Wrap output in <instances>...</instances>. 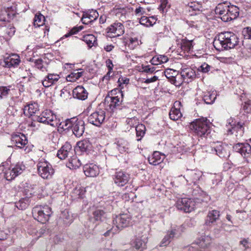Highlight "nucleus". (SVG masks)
I'll return each mask as SVG.
<instances>
[{"label":"nucleus","mask_w":251,"mask_h":251,"mask_svg":"<svg viewBox=\"0 0 251 251\" xmlns=\"http://www.w3.org/2000/svg\"><path fill=\"white\" fill-rule=\"evenodd\" d=\"M127 125H129L131 127L134 126V125L136 124V119L135 118L127 119L126 120Z\"/></svg>","instance_id":"60"},{"label":"nucleus","mask_w":251,"mask_h":251,"mask_svg":"<svg viewBox=\"0 0 251 251\" xmlns=\"http://www.w3.org/2000/svg\"><path fill=\"white\" fill-rule=\"evenodd\" d=\"M72 130L73 134L77 137H81L84 132L85 123L82 120L73 118Z\"/></svg>","instance_id":"13"},{"label":"nucleus","mask_w":251,"mask_h":251,"mask_svg":"<svg viewBox=\"0 0 251 251\" xmlns=\"http://www.w3.org/2000/svg\"><path fill=\"white\" fill-rule=\"evenodd\" d=\"M129 178V175L122 171H117L113 177L114 183L120 187L124 186L127 184Z\"/></svg>","instance_id":"14"},{"label":"nucleus","mask_w":251,"mask_h":251,"mask_svg":"<svg viewBox=\"0 0 251 251\" xmlns=\"http://www.w3.org/2000/svg\"><path fill=\"white\" fill-rule=\"evenodd\" d=\"M108 33H113L115 36H119L125 32V28L121 23L116 22L110 25L108 28Z\"/></svg>","instance_id":"23"},{"label":"nucleus","mask_w":251,"mask_h":251,"mask_svg":"<svg viewBox=\"0 0 251 251\" xmlns=\"http://www.w3.org/2000/svg\"><path fill=\"white\" fill-rule=\"evenodd\" d=\"M113 223L118 230H122L131 224V217L127 213L121 214L116 216Z\"/></svg>","instance_id":"8"},{"label":"nucleus","mask_w":251,"mask_h":251,"mask_svg":"<svg viewBox=\"0 0 251 251\" xmlns=\"http://www.w3.org/2000/svg\"><path fill=\"white\" fill-rule=\"evenodd\" d=\"M170 82L175 85H179L181 83H182V81H177L176 80V76H174L173 77L168 78Z\"/></svg>","instance_id":"61"},{"label":"nucleus","mask_w":251,"mask_h":251,"mask_svg":"<svg viewBox=\"0 0 251 251\" xmlns=\"http://www.w3.org/2000/svg\"><path fill=\"white\" fill-rule=\"evenodd\" d=\"M249 143H237L234 145L233 148L235 151L240 153L244 157H249L251 155V139Z\"/></svg>","instance_id":"12"},{"label":"nucleus","mask_w":251,"mask_h":251,"mask_svg":"<svg viewBox=\"0 0 251 251\" xmlns=\"http://www.w3.org/2000/svg\"><path fill=\"white\" fill-rule=\"evenodd\" d=\"M176 207L178 209L182 210L185 212H190L195 208V202L191 199L183 198L179 199L176 202Z\"/></svg>","instance_id":"10"},{"label":"nucleus","mask_w":251,"mask_h":251,"mask_svg":"<svg viewBox=\"0 0 251 251\" xmlns=\"http://www.w3.org/2000/svg\"><path fill=\"white\" fill-rule=\"evenodd\" d=\"M83 41L91 48L95 45L97 39L94 35L88 34L83 36Z\"/></svg>","instance_id":"43"},{"label":"nucleus","mask_w":251,"mask_h":251,"mask_svg":"<svg viewBox=\"0 0 251 251\" xmlns=\"http://www.w3.org/2000/svg\"><path fill=\"white\" fill-rule=\"evenodd\" d=\"M73 154L72 145L68 142L65 144L58 151L57 156L60 159H65Z\"/></svg>","instance_id":"20"},{"label":"nucleus","mask_w":251,"mask_h":251,"mask_svg":"<svg viewBox=\"0 0 251 251\" xmlns=\"http://www.w3.org/2000/svg\"><path fill=\"white\" fill-rule=\"evenodd\" d=\"M81 165V163L76 156L71 157L67 163V167L70 169L74 170L78 168Z\"/></svg>","instance_id":"33"},{"label":"nucleus","mask_w":251,"mask_h":251,"mask_svg":"<svg viewBox=\"0 0 251 251\" xmlns=\"http://www.w3.org/2000/svg\"><path fill=\"white\" fill-rule=\"evenodd\" d=\"M181 79L185 82L191 81L196 77L195 71L190 67H182L180 70Z\"/></svg>","instance_id":"16"},{"label":"nucleus","mask_w":251,"mask_h":251,"mask_svg":"<svg viewBox=\"0 0 251 251\" xmlns=\"http://www.w3.org/2000/svg\"><path fill=\"white\" fill-rule=\"evenodd\" d=\"M61 217L67 224L71 223L73 221L72 215L67 210H65L62 213Z\"/></svg>","instance_id":"49"},{"label":"nucleus","mask_w":251,"mask_h":251,"mask_svg":"<svg viewBox=\"0 0 251 251\" xmlns=\"http://www.w3.org/2000/svg\"><path fill=\"white\" fill-rule=\"evenodd\" d=\"M211 68V67L210 65L204 63L200 67L198 70L205 73L208 72L210 70Z\"/></svg>","instance_id":"54"},{"label":"nucleus","mask_w":251,"mask_h":251,"mask_svg":"<svg viewBox=\"0 0 251 251\" xmlns=\"http://www.w3.org/2000/svg\"><path fill=\"white\" fill-rule=\"evenodd\" d=\"M188 6L189 8V10L193 11H200L202 8V6L201 3L197 1H192L189 2Z\"/></svg>","instance_id":"48"},{"label":"nucleus","mask_w":251,"mask_h":251,"mask_svg":"<svg viewBox=\"0 0 251 251\" xmlns=\"http://www.w3.org/2000/svg\"><path fill=\"white\" fill-rule=\"evenodd\" d=\"M35 67L42 72L48 71V64L46 61L42 59L33 60Z\"/></svg>","instance_id":"35"},{"label":"nucleus","mask_w":251,"mask_h":251,"mask_svg":"<svg viewBox=\"0 0 251 251\" xmlns=\"http://www.w3.org/2000/svg\"><path fill=\"white\" fill-rule=\"evenodd\" d=\"M34 120L38 122L50 125L52 126H57L58 130L62 129L63 131L72 128L73 118L67 119L65 121L60 122L56 116L50 110H46L42 112L39 116L34 117Z\"/></svg>","instance_id":"1"},{"label":"nucleus","mask_w":251,"mask_h":251,"mask_svg":"<svg viewBox=\"0 0 251 251\" xmlns=\"http://www.w3.org/2000/svg\"><path fill=\"white\" fill-rule=\"evenodd\" d=\"M105 112L103 110L99 109L92 113L88 118V122L97 126H100L104 121Z\"/></svg>","instance_id":"11"},{"label":"nucleus","mask_w":251,"mask_h":251,"mask_svg":"<svg viewBox=\"0 0 251 251\" xmlns=\"http://www.w3.org/2000/svg\"><path fill=\"white\" fill-rule=\"evenodd\" d=\"M184 227L182 225L181 226H176L174 227H172L170 231H168V232L170 234L171 237L173 238L174 237H179L181 233L184 231Z\"/></svg>","instance_id":"37"},{"label":"nucleus","mask_w":251,"mask_h":251,"mask_svg":"<svg viewBox=\"0 0 251 251\" xmlns=\"http://www.w3.org/2000/svg\"><path fill=\"white\" fill-rule=\"evenodd\" d=\"M82 71L79 72V70L75 71L67 76V80L68 81L74 82L82 75Z\"/></svg>","instance_id":"42"},{"label":"nucleus","mask_w":251,"mask_h":251,"mask_svg":"<svg viewBox=\"0 0 251 251\" xmlns=\"http://www.w3.org/2000/svg\"><path fill=\"white\" fill-rule=\"evenodd\" d=\"M20 62V56L17 54H12L4 58V66L8 68L17 67Z\"/></svg>","instance_id":"22"},{"label":"nucleus","mask_w":251,"mask_h":251,"mask_svg":"<svg viewBox=\"0 0 251 251\" xmlns=\"http://www.w3.org/2000/svg\"><path fill=\"white\" fill-rule=\"evenodd\" d=\"M244 32L245 33V36H246L248 39H251V27H246Z\"/></svg>","instance_id":"63"},{"label":"nucleus","mask_w":251,"mask_h":251,"mask_svg":"<svg viewBox=\"0 0 251 251\" xmlns=\"http://www.w3.org/2000/svg\"><path fill=\"white\" fill-rule=\"evenodd\" d=\"M59 78V75L57 74H50L42 81V84L44 87H49L57 82Z\"/></svg>","instance_id":"28"},{"label":"nucleus","mask_w":251,"mask_h":251,"mask_svg":"<svg viewBox=\"0 0 251 251\" xmlns=\"http://www.w3.org/2000/svg\"><path fill=\"white\" fill-rule=\"evenodd\" d=\"M161 4L159 6V9L163 12L164 9L166 8L168 3V0H160Z\"/></svg>","instance_id":"62"},{"label":"nucleus","mask_w":251,"mask_h":251,"mask_svg":"<svg viewBox=\"0 0 251 251\" xmlns=\"http://www.w3.org/2000/svg\"><path fill=\"white\" fill-rule=\"evenodd\" d=\"M239 38L234 33L223 32L215 37L213 44L217 50H223L234 48L238 45Z\"/></svg>","instance_id":"2"},{"label":"nucleus","mask_w":251,"mask_h":251,"mask_svg":"<svg viewBox=\"0 0 251 251\" xmlns=\"http://www.w3.org/2000/svg\"><path fill=\"white\" fill-rule=\"evenodd\" d=\"M243 108L244 110H246L248 113L251 112V100H248L245 101Z\"/></svg>","instance_id":"55"},{"label":"nucleus","mask_w":251,"mask_h":251,"mask_svg":"<svg viewBox=\"0 0 251 251\" xmlns=\"http://www.w3.org/2000/svg\"><path fill=\"white\" fill-rule=\"evenodd\" d=\"M202 176V172L197 170H188L186 174L187 178L186 179L187 182H190L194 183V185L196 186V188H199L198 193L202 192L201 189L197 185L196 183Z\"/></svg>","instance_id":"15"},{"label":"nucleus","mask_w":251,"mask_h":251,"mask_svg":"<svg viewBox=\"0 0 251 251\" xmlns=\"http://www.w3.org/2000/svg\"><path fill=\"white\" fill-rule=\"evenodd\" d=\"M25 168V166L23 162H18L16 164L12 165L10 168H5L3 165L0 166V171L3 172L5 178L7 180H12L21 174Z\"/></svg>","instance_id":"6"},{"label":"nucleus","mask_w":251,"mask_h":251,"mask_svg":"<svg viewBox=\"0 0 251 251\" xmlns=\"http://www.w3.org/2000/svg\"><path fill=\"white\" fill-rule=\"evenodd\" d=\"M106 65L108 69V72L107 75L110 74V73L113 70L114 66L112 60L110 59H107L106 61Z\"/></svg>","instance_id":"58"},{"label":"nucleus","mask_w":251,"mask_h":251,"mask_svg":"<svg viewBox=\"0 0 251 251\" xmlns=\"http://www.w3.org/2000/svg\"><path fill=\"white\" fill-rule=\"evenodd\" d=\"M77 145L81 151L83 152L90 151L92 147L91 143L88 140L79 141L77 142Z\"/></svg>","instance_id":"34"},{"label":"nucleus","mask_w":251,"mask_h":251,"mask_svg":"<svg viewBox=\"0 0 251 251\" xmlns=\"http://www.w3.org/2000/svg\"><path fill=\"white\" fill-rule=\"evenodd\" d=\"M10 86L5 87L1 86L0 87V98L2 99L7 96L10 91Z\"/></svg>","instance_id":"52"},{"label":"nucleus","mask_w":251,"mask_h":251,"mask_svg":"<svg viewBox=\"0 0 251 251\" xmlns=\"http://www.w3.org/2000/svg\"><path fill=\"white\" fill-rule=\"evenodd\" d=\"M227 133L234 134L237 139L241 138L244 134L243 125L238 122L236 125L232 126L231 128H229L227 130Z\"/></svg>","instance_id":"27"},{"label":"nucleus","mask_w":251,"mask_h":251,"mask_svg":"<svg viewBox=\"0 0 251 251\" xmlns=\"http://www.w3.org/2000/svg\"><path fill=\"white\" fill-rule=\"evenodd\" d=\"M122 101L118 96L112 97L108 95L105 98V104H107V106L112 111L120 105Z\"/></svg>","instance_id":"21"},{"label":"nucleus","mask_w":251,"mask_h":251,"mask_svg":"<svg viewBox=\"0 0 251 251\" xmlns=\"http://www.w3.org/2000/svg\"><path fill=\"white\" fill-rule=\"evenodd\" d=\"M132 246L135 249L139 251H143L146 249V243L140 238H136L132 244Z\"/></svg>","instance_id":"38"},{"label":"nucleus","mask_w":251,"mask_h":251,"mask_svg":"<svg viewBox=\"0 0 251 251\" xmlns=\"http://www.w3.org/2000/svg\"><path fill=\"white\" fill-rule=\"evenodd\" d=\"M129 41L128 46L131 49H134L135 47L138 46L139 44L138 39L136 37L130 38Z\"/></svg>","instance_id":"53"},{"label":"nucleus","mask_w":251,"mask_h":251,"mask_svg":"<svg viewBox=\"0 0 251 251\" xmlns=\"http://www.w3.org/2000/svg\"><path fill=\"white\" fill-rule=\"evenodd\" d=\"M212 242V238L209 235H203L201 236L197 241L196 244H193V246L189 248L190 251H193V249L195 248V246L198 245L201 248H207Z\"/></svg>","instance_id":"18"},{"label":"nucleus","mask_w":251,"mask_h":251,"mask_svg":"<svg viewBox=\"0 0 251 251\" xmlns=\"http://www.w3.org/2000/svg\"><path fill=\"white\" fill-rule=\"evenodd\" d=\"M170 236V234L168 232L167 234L164 236V237L163 238L161 242H160V247H166L170 244L171 239H173L172 237H171Z\"/></svg>","instance_id":"50"},{"label":"nucleus","mask_w":251,"mask_h":251,"mask_svg":"<svg viewBox=\"0 0 251 251\" xmlns=\"http://www.w3.org/2000/svg\"><path fill=\"white\" fill-rule=\"evenodd\" d=\"M37 170L39 175L44 179H50L54 173L51 165L43 159L38 163Z\"/></svg>","instance_id":"7"},{"label":"nucleus","mask_w":251,"mask_h":251,"mask_svg":"<svg viewBox=\"0 0 251 251\" xmlns=\"http://www.w3.org/2000/svg\"><path fill=\"white\" fill-rule=\"evenodd\" d=\"M220 212L217 210L209 211L206 216L205 224L207 226H210L219 220Z\"/></svg>","instance_id":"25"},{"label":"nucleus","mask_w":251,"mask_h":251,"mask_svg":"<svg viewBox=\"0 0 251 251\" xmlns=\"http://www.w3.org/2000/svg\"><path fill=\"white\" fill-rule=\"evenodd\" d=\"M215 13L221 16V20L227 22L236 19L239 14V8L235 5H226L220 3L215 8Z\"/></svg>","instance_id":"3"},{"label":"nucleus","mask_w":251,"mask_h":251,"mask_svg":"<svg viewBox=\"0 0 251 251\" xmlns=\"http://www.w3.org/2000/svg\"><path fill=\"white\" fill-rule=\"evenodd\" d=\"M44 21L45 17L43 15L36 14L34 18L33 24L34 26H40L44 24Z\"/></svg>","instance_id":"46"},{"label":"nucleus","mask_w":251,"mask_h":251,"mask_svg":"<svg viewBox=\"0 0 251 251\" xmlns=\"http://www.w3.org/2000/svg\"><path fill=\"white\" fill-rule=\"evenodd\" d=\"M136 136L138 138L137 140L140 141L144 136L146 132V127L143 124H139L135 126Z\"/></svg>","instance_id":"39"},{"label":"nucleus","mask_w":251,"mask_h":251,"mask_svg":"<svg viewBox=\"0 0 251 251\" xmlns=\"http://www.w3.org/2000/svg\"><path fill=\"white\" fill-rule=\"evenodd\" d=\"M129 79L126 77H120L118 81V83L120 87L122 88V85L124 84H127L129 83Z\"/></svg>","instance_id":"56"},{"label":"nucleus","mask_w":251,"mask_h":251,"mask_svg":"<svg viewBox=\"0 0 251 251\" xmlns=\"http://www.w3.org/2000/svg\"><path fill=\"white\" fill-rule=\"evenodd\" d=\"M83 170L86 176L88 177H95L100 173L99 167L93 163L85 165Z\"/></svg>","instance_id":"19"},{"label":"nucleus","mask_w":251,"mask_h":251,"mask_svg":"<svg viewBox=\"0 0 251 251\" xmlns=\"http://www.w3.org/2000/svg\"><path fill=\"white\" fill-rule=\"evenodd\" d=\"M214 151L220 157H225L227 155L226 151L222 146H217L214 148Z\"/></svg>","instance_id":"47"},{"label":"nucleus","mask_w":251,"mask_h":251,"mask_svg":"<svg viewBox=\"0 0 251 251\" xmlns=\"http://www.w3.org/2000/svg\"><path fill=\"white\" fill-rule=\"evenodd\" d=\"M168 61V58L166 56L159 55L154 56L151 60V63L153 65H158L159 64L166 63Z\"/></svg>","instance_id":"40"},{"label":"nucleus","mask_w":251,"mask_h":251,"mask_svg":"<svg viewBox=\"0 0 251 251\" xmlns=\"http://www.w3.org/2000/svg\"><path fill=\"white\" fill-rule=\"evenodd\" d=\"M85 193V189L82 187H76L72 192V197L75 199H81Z\"/></svg>","instance_id":"41"},{"label":"nucleus","mask_w":251,"mask_h":251,"mask_svg":"<svg viewBox=\"0 0 251 251\" xmlns=\"http://www.w3.org/2000/svg\"><path fill=\"white\" fill-rule=\"evenodd\" d=\"M216 96V91H208L204 93L203 96V100L206 103L212 104L214 102Z\"/></svg>","instance_id":"32"},{"label":"nucleus","mask_w":251,"mask_h":251,"mask_svg":"<svg viewBox=\"0 0 251 251\" xmlns=\"http://www.w3.org/2000/svg\"><path fill=\"white\" fill-rule=\"evenodd\" d=\"M106 217V213L101 209H96L93 212V216L90 218V220L94 222L95 221H103Z\"/></svg>","instance_id":"31"},{"label":"nucleus","mask_w":251,"mask_h":251,"mask_svg":"<svg viewBox=\"0 0 251 251\" xmlns=\"http://www.w3.org/2000/svg\"><path fill=\"white\" fill-rule=\"evenodd\" d=\"M193 40L183 39L181 43V48L185 51H189L193 48Z\"/></svg>","instance_id":"44"},{"label":"nucleus","mask_w":251,"mask_h":251,"mask_svg":"<svg viewBox=\"0 0 251 251\" xmlns=\"http://www.w3.org/2000/svg\"><path fill=\"white\" fill-rule=\"evenodd\" d=\"M155 71V68L150 66H142V72L146 73H153Z\"/></svg>","instance_id":"57"},{"label":"nucleus","mask_w":251,"mask_h":251,"mask_svg":"<svg viewBox=\"0 0 251 251\" xmlns=\"http://www.w3.org/2000/svg\"><path fill=\"white\" fill-rule=\"evenodd\" d=\"M11 140L16 147L20 149H24L25 153H28L31 150L30 147L26 146L27 140L24 134L20 133L13 135Z\"/></svg>","instance_id":"9"},{"label":"nucleus","mask_w":251,"mask_h":251,"mask_svg":"<svg viewBox=\"0 0 251 251\" xmlns=\"http://www.w3.org/2000/svg\"><path fill=\"white\" fill-rule=\"evenodd\" d=\"M190 129L197 136L206 138L210 133V123L206 118L195 120L190 125Z\"/></svg>","instance_id":"4"},{"label":"nucleus","mask_w":251,"mask_h":251,"mask_svg":"<svg viewBox=\"0 0 251 251\" xmlns=\"http://www.w3.org/2000/svg\"><path fill=\"white\" fill-rule=\"evenodd\" d=\"M117 148L121 153L127 151L129 148L128 143L124 139H120L117 142Z\"/></svg>","instance_id":"36"},{"label":"nucleus","mask_w":251,"mask_h":251,"mask_svg":"<svg viewBox=\"0 0 251 251\" xmlns=\"http://www.w3.org/2000/svg\"><path fill=\"white\" fill-rule=\"evenodd\" d=\"M73 96L75 98L80 100H85L87 98L88 92L82 86H77L73 91Z\"/></svg>","instance_id":"26"},{"label":"nucleus","mask_w":251,"mask_h":251,"mask_svg":"<svg viewBox=\"0 0 251 251\" xmlns=\"http://www.w3.org/2000/svg\"><path fill=\"white\" fill-rule=\"evenodd\" d=\"M164 158V155H161L158 151H154L151 156L149 157L148 161L150 164L155 166L162 162Z\"/></svg>","instance_id":"30"},{"label":"nucleus","mask_w":251,"mask_h":251,"mask_svg":"<svg viewBox=\"0 0 251 251\" xmlns=\"http://www.w3.org/2000/svg\"><path fill=\"white\" fill-rule=\"evenodd\" d=\"M145 13V9L142 7H138L135 10V14L136 16H141Z\"/></svg>","instance_id":"59"},{"label":"nucleus","mask_w":251,"mask_h":251,"mask_svg":"<svg viewBox=\"0 0 251 251\" xmlns=\"http://www.w3.org/2000/svg\"><path fill=\"white\" fill-rule=\"evenodd\" d=\"M24 113L26 116L29 117H32V120L33 121H37L34 120V117L35 116H39V115H35L34 114L38 111V104L36 103L29 104L25 107L24 108ZM40 114L39 115V116Z\"/></svg>","instance_id":"24"},{"label":"nucleus","mask_w":251,"mask_h":251,"mask_svg":"<svg viewBox=\"0 0 251 251\" xmlns=\"http://www.w3.org/2000/svg\"><path fill=\"white\" fill-rule=\"evenodd\" d=\"M78 32H79V29H78V27H74L73 28H72L68 33L66 34L65 35V36L66 37H68L69 36H71V35H72L73 34H76V33H77Z\"/></svg>","instance_id":"64"},{"label":"nucleus","mask_w":251,"mask_h":251,"mask_svg":"<svg viewBox=\"0 0 251 251\" xmlns=\"http://www.w3.org/2000/svg\"><path fill=\"white\" fill-rule=\"evenodd\" d=\"M29 201L27 198L22 199L16 203V206L20 210H24L29 205Z\"/></svg>","instance_id":"45"},{"label":"nucleus","mask_w":251,"mask_h":251,"mask_svg":"<svg viewBox=\"0 0 251 251\" xmlns=\"http://www.w3.org/2000/svg\"><path fill=\"white\" fill-rule=\"evenodd\" d=\"M32 213L34 219L45 224L49 221L52 211L50 207L48 205H39L32 209Z\"/></svg>","instance_id":"5"},{"label":"nucleus","mask_w":251,"mask_h":251,"mask_svg":"<svg viewBox=\"0 0 251 251\" xmlns=\"http://www.w3.org/2000/svg\"><path fill=\"white\" fill-rule=\"evenodd\" d=\"M164 75L166 77L168 78L176 76L178 75V72L176 70L172 69H168L165 71Z\"/></svg>","instance_id":"51"},{"label":"nucleus","mask_w":251,"mask_h":251,"mask_svg":"<svg viewBox=\"0 0 251 251\" xmlns=\"http://www.w3.org/2000/svg\"><path fill=\"white\" fill-rule=\"evenodd\" d=\"M180 104V102L176 101L174 103V106L171 108L169 113V116L171 120L176 121L182 117V114L179 108L176 107V106H179Z\"/></svg>","instance_id":"29"},{"label":"nucleus","mask_w":251,"mask_h":251,"mask_svg":"<svg viewBox=\"0 0 251 251\" xmlns=\"http://www.w3.org/2000/svg\"><path fill=\"white\" fill-rule=\"evenodd\" d=\"M99 13L96 10L91 9L83 13L81 18L83 24L87 25L97 19Z\"/></svg>","instance_id":"17"}]
</instances>
